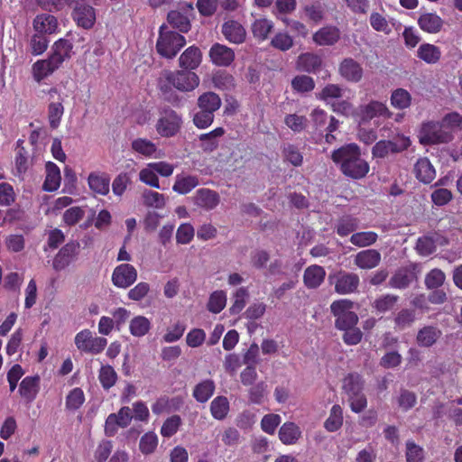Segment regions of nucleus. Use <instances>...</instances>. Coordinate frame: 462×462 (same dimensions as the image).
Listing matches in <instances>:
<instances>
[{"mask_svg":"<svg viewBox=\"0 0 462 462\" xmlns=\"http://www.w3.org/2000/svg\"><path fill=\"white\" fill-rule=\"evenodd\" d=\"M199 184L198 176L178 174L172 186L173 191L185 195L190 192Z\"/></svg>","mask_w":462,"mask_h":462,"instance_id":"c9c22d12","label":"nucleus"},{"mask_svg":"<svg viewBox=\"0 0 462 462\" xmlns=\"http://www.w3.org/2000/svg\"><path fill=\"white\" fill-rule=\"evenodd\" d=\"M226 304V293L222 291H213L208 299L207 308L208 311L217 314L221 312Z\"/></svg>","mask_w":462,"mask_h":462,"instance_id":"6e6d98bb","label":"nucleus"},{"mask_svg":"<svg viewBox=\"0 0 462 462\" xmlns=\"http://www.w3.org/2000/svg\"><path fill=\"white\" fill-rule=\"evenodd\" d=\"M201 60L202 53L199 48L193 45L187 48L181 53L179 58V64L183 69L191 71L200 65Z\"/></svg>","mask_w":462,"mask_h":462,"instance_id":"393cba45","label":"nucleus"},{"mask_svg":"<svg viewBox=\"0 0 462 462\" xmlns=\"http://www.w3.org/2000/svg\"><path fill=\"white\" fill-rule=\"evenodd\" d=\"M405 446V457L407 462H424L425 452L420 446L416 444L413 440H407Z\"/></svg>","mask_w":462,"mask_h":462,"instance_id":"e2e57ef3","label":"nucleus"},{"mask_svg":"<svg viewBox=\"0 0 462 462\" xmlns=\"http://www.w3.org/2000/svg\"><path fill=\"white\" fill-rule=\"evenodd\" d=\"M74 342L80 352L91 355L100 354L107 345L106 337H97L87 328L76 334Z\"/></svg>","mask_w":462,"mask_h":462,"instance_id":"6e6552de","label":"nucleus"},{"mask_svg":"<svg viewBox=\"0 0 462 462\" xmlns=\"http://www.w3.org/2000/svg\"><path fill=\"white\" fill-rule=\"evenodd\" d=\"M331 159L345 176L354 180L365 177L370 169L368 162L361 156L359 146L356 143H348L335 150Z\"/></svg>","mask_w":462,"mask_h":462,"instance_id":"f257e3e1","label":"nucleus"},{"mask_svg":"<svg viewBox=\"0 0 462 462\" xmlns=\"http://www.w3.org/2000/svg\"><path fill=\"white\" fill-rule=\"evenodd\" d=\"M358 226L359 220L357 217L351 215H345L337 219L335 231L339 236L345 237L350 234L356 233L355 231Z\"/></svg>","mask_w":462,"mask_h":462,"instance_id":"4c0bfd02","label":"nucleus"},{"mask_svg":"<svg viewBox=\"0 0 462 462\" xmlns=\"http://www.w3.org/2000/svg\"><path fill=\"white\" fill-rule=\"evenodd\" d=\"M359 276L355 273L340 271L335 276V291L338 294H350L357 291Z\"/></svg>","mask_w":462,"mask_h":462,"instance_id":"f3484780","label":"nucleus"},{"mask_svg":"<svg viewBox=\"0 0 462 462\" xmlns=\"http://www.w3.org/2000/svg\"><path fill=\"white\" fill-rule=\"evenodd\" d=\"M442 125L449 131L462 130V115L458 112H450L446 114L441 119Z\"/></svg>","mask_w":462,"mask_h":462,"instance_id":"774afa93","label":"nucleus"},{"mask_svg":"<svg viewBox=\"0 0 462 462\" xmlns=\"http://www.w3.org/2000/svg\"><path fill=\"white\" fill-rule=\"evenodd\" d=\"M365 381L357 373L348 374L343 380L342 389L347 396L350 409L355 413L362 412L367 406L364 390Z\"/></svg>","mask_w":462,"mask_h":462,"instance_id":"20e7f679","label":"nucleus"},{"mask_svg":"<svg viewBox=\"0 0 462 462\" xmlns=\"http://www.w3.org/2000/svg\"><path fill=\"white\" fill-rule=\"evenodd\" d=\"M183 120L181 116L171 108L163 109L156 122L155 129L162 137H173L181 129Z\"/></svg>","mask_w":462,"mask_h":462,"instance_id":"423d86ee","label":"nucleus"},{"mask_svg":"<svg viewBox=\"0 0 462 462\" xmlns=\"http://www.w3.org/2000/svg\"><path fill=\"white\" fill-rule=\"evenodd\" d=\"M416 319V311L414 309H402L399 310L394 319V328L403 330L411 327Z\"/></svg>","mask_w":462,"mask_h":462,"instance_id":"3c124183","label":"nucleus"},{"mask_svg":"<svg viewBox=\"0 0 462 462\" xmlns=\"http://www.w3.org/2000/svg\"><path fill=\"white\" fill-rule=\"evenodd\" d=\"M415 278V274L409 268H400L391 277L389 286L394 289L407 288Z\"/></svg>","mask_w":462,"mask_h":462,"instance_id":"79ce46f5","label":"nucleus"},{"mask_svg":"<svg viewBox=\"0 0 462 462\" xmlns=\"http://www.w3.org/2000/svg\"><path fill=\"white\" fill-rule=\"evenodd\" d=\"M143 203L148 208H163L166 205L165 196L152 189H144L142 194Z\"/></svg>","mask_w":462,"mask_h":462,"instance_id":"864d4df0","label":"nucleus"},{"mask_svg":"<svg viewBox=\"0 0 462 462\" xmlns=\"http://www.w3.org/2000/svg\"><path fill=\"white\" fill-rule=\"evenodd\" d=\"M267 393V384L264 382H259L252 385L248 391L249 402L253 404H262Z\"/></svg>","mask_w":462,"mask_h":462,"instance_id":"69168bd1","label":"nucleus"},{"mask_svg":"<svg viewBox=\"0 0 462 462\" xmlns=\"http://www.w3.org/2000/svg\"><path fill=\"white\" fill-rule=\"evenodd\" d=\"M214 118L215 113L206 109H198L193 115L192 122L197 128L206 129L213 124Z\"/></svg>","mask_w":462,"mask_h":462,"instance_id":"680f3d73","label":"nucleus"},{"mask_svg":"<svg viewBox=\"0 0 462 462\" xmlns=\"http://www.w3.org/2000/svg\"><path fill=\"white\" fill-rule=\"evenodd\" d=\"M193 202L199 208L210 211L219 205L220 196L216 190L201 188L195 192Z\"/></svg>","mask_w":462,"mask_h":462,"instance_id":"6ab92c4d","label":"nucleus"},{"mask_svg":"<svg viewBox=\"0 0 462 462\" xmlns=\"http://www.w3.org/2000/svg\"><path fill=\"white\" fill-rule=\"evenodd\" d=\"M378 240L377 233L374 231H361L353 233L350 236V243L357 247H368Z\"/></svg>","mask_w":462,"mask_h":462,"instance_id":"8fccbe9b","label":"nucleus"},{"mask_svg":"<svg viewBox=\"0 0 462 462\" xmlns=\"http://www.w3.org/2000/svg\"><path fill=\"white\" fill-rule=\"evenodd\" d=\"M209 58L218 67H228L235 60V51L226 45L216 42L209 50Z\"/></svg>","mask_w":462,"mask_h":462,"instance_id":"a211bd4d","label":"nucleus"},{"mask_svg":"<svg viewBox=\"0 0 462 462\" xmlns=\"http://www.w3.org/2000/svg\"><path fill=\"white\" fill-rule=\"evenodd\" d=\"M221 32L226 41L234 44L244 43L246 39V30L236 20L226 21L221 26Z\"/></svg>","mask_w":462,"mask_h":462,"instance_id":"aec40b11","label":"nucleus"},{"mask_svg":"<svg viewBox=\"0 0 462 462\" xmlns=\"http://www.w3.org/2000/svg\"><path fill=\"white\" fill-rule=\"evenodd\" d=\"M111 279L116 287L126 289L136 282L137 270L132 264L121 263L114 269Z\"/></svg>","mask_w":462,"mask_h":462,"instance_id":"ddd939ff","label":"nucleus"},{"mask_svg":"<svg viewBox=\"0 0 462 462\" xmlns=\"http://www.w3.org/2000/svg\"><path fill=\"white\" fill-rule=\"evenodd\" d=\"M40 389L39 375L24 377L19 387V393L27 402H32L37 396Z\"/></svg>","mask_w":462,"mask_h":462,"instance_id":"c85d7f7f","label":"nucleus"},{"mask_svg":"<svg viewBox=\"0 0 462 462\" xmlns=\"http://www.w3.org/2000/svg\"><path fill=\"white\" fill-rule=\"evenodd\" d=\"M81 40L79 34L69 32L65 38L60 39L55 42L52 47V53L51 57L55 62H58L60 66L68 59L71 57L73 43L76 41Z\"/></svg>","mask_w":462,"mask_h":462,"instance_id":"f8f14e48","label":"nucleus"},{"mask_svg":"<svg viewBox=\"0 0 462 462\" xmlns=\"http://www.w3.org/2000/svg\"><path fill=\"white\" fill-rule=\"evenodd\" d=\"M409 145V139H402L400 142L381 140L373 146L372 154L374 158L383 159L391 153H399L405 151Z\"/></svg>","mask_w":462,"mask_h":462,"instance_id":"dca6fc26","label":"nucleus"},{"mask_svg":"<svg viewBox=\"0 0 462 462\" xmlns=\"http://www.w3.org/2000/svg\"><path fill=\"white\" fill-rule=\"evenodd\" d=\"M152 324L149 319L139 315L134 317L129 323V330L131 335L136 337L145 336L151 329Z\"/></svg>","mask_w":462,"mask_h":462,"instance_id":"c03bdc74","label":"nucleus"},{"mask_svg":"<svg viewBox=\"0 0 462 462\" xmlns=\"http://www.w3.org/2000/svg\"><path fill=\"white\" fill-rule=\"evenodd\" d=\"M283 161L294 167H300L303 162V155L298 146L292 143L284 144L282 149Z\"/></svg>","mask_w":462,"mask_h":462,"instance_id":"09e8293b","label":"nucleus"},{"mask_svg":"<svg viewBox=\"0 0 462 462\" xmlns=\"http://www.w3.org/2000/svg\"><path fill=\"white\" fill-rule=\"evenodd\" d=\"M215 392V383L211 379H207L198 383L193 390V397L199 402H206Z\"/></svg>","mask_w":462,"mask_h":462,"instance_id":"a18cd8bd","label":"nucleus"},{"mask_svg":"<svg viewBox=\"0 0 462 462\" xmlns=\"http://www.w3.org/2000/svg\"><path fill=\"white\" fill-rule=\"evenodd\" d=\"M441 331L435 327L426 326L418 331L416 340L420 346L430 347L440 337Z\"/></svg>","mask_w":462,"mask_h":462,"instance_id":"58836bf2","label":"nucleus"},{"mask_svg":"<svg viewBox=\"0 0 462 462\" xmlns=\"http://www.w3.org/2000/svg\"><path fill=\"white\" fill-rule=\"evenodd\" d=\"M46 177L42 184V189L52 192L60 188L61 176L60 168L51 162H48L45 165Z\"/></svg>","mask_w":462,"mask_h":462,"instance_id":"72a5a7b5","label":"nucleus"},{"mask_svg":"<svg viewBox=\"0 0 462 462\" xmlns=\"http://www.w3.org/2000/svg\"><path fill=\"white\" fill-rule=\"evenodd\" d=\"M313 42L319 46H332L340 39V31L337 26L327 25L313 34Z\"/></svg>","mask_w":462,"mask_h":462,"instance_id":"4be33fe9","label":"nucleus"},{"mask_svg":"<svg viewBox=\"0 0 462 462\" xmlns=\"http://www.w3.org/2000/svg\"><path fill=\"white\" fill-rule=\"evenodd\" d=\"M273 29V21L264 17L255 19L251 25L252 33L254 37L259 42L265 41Z\"/></svg>","mask_w":462,"mask_h":462,"instance_id":"a19ab883","label":"nucleus"},{"mask_svg":"<svg viewBox=\"0 0 462 462\" xmlns=\"http://www.w3.org/2000/svg\"><path fill=\"white\" fill-rule=\"evenodd\" d=\"M213 86L219 90H232L236 87V79L226 70H219L212 76Z\"/></svg>","mask_w":462,"mask_h":462,"instance_id":"de8ad7c7","label":"nucleus"},{"mask_svg":"<svg viewBox=\"0 0 462 462\" xmlns=\"http://www.w3.org/2000/svg\"><path fill=\"white\" fill-rule=\"evenodd\" d=\"M132 149L145 157H152L157 151V146L146 138H136L131 143Z\"/></svg>","mask_w":462,"mask_h":462,"instance_id":"5fc2aeb1","label":"nucleus"},{"mask_svg":"<svg viewBox=\"0 0 462 462\" xmlns=\"http://www.w3.org/2000/svg\"><path fill=\"white\" fill-rule=\"evenodd\" d=\"M417 23L420 30L431 34L439 32L444 25V20L436 13L421 14Z\"/></svg>","mask_w":462,"mask_h":462,"instance_id":"b1692460","label":"nucleus"},{"mask_svg":"<svg viewBox=\"0 0 462 462\" xmlns=\"http://www.w3.org/2000/svg\"><path fill=\"white\" fill-rule=\"evenodd\" d=\"M453 135L440 122H427L420 130V143L424 144L448 143Z\"/></svg>","mask_w":462,"mask_h":462,"instance_id":"1a4fd4ad","label":"nucleus"},{"mask_svg":"<svg viewBox=\"0 0 462 462\" xmlns=\"http://www.w3.org/2000/svg\"><path fill=\"white\" fill-rule=\"evenodd\" d=\"M98 380L105 390H109L116 384L117 374L111 365H102L99 370Z\"/></svg>","mask_w":462,"mask_h":462,"instance_id":"bf43d9fd","label":"nucleus"},{"mask_svg":"<svg viewBox=\"0 0 462 462\" xmlns=\"http://www.w3.org/2000/svg\"><path fill=\"white\" fill-rule=\"evenodd\" d=\"M50 95H58L59 96V101L57 102H51L48 106V120L50 124V127L51 129H57L60 125L62 118V116L64 114V106L62 105V98L60 97L58 89L56 88H51L49 90Z\"/></svg>","mask_w":462,"mask_h":462,"instance_id":"bb28decb","label":"nucleus"},{"mask_svg":"<svg viewBox=\"0 0 462 462\" xmlns=\"http://www.w3.org/2000/svg\"><path fill=\"white\" fill-rule=\"evenodd\" d=\"M411 104V96L404 88H397L391 95V105L396 109L408 108Z\"/></svg>","mask_w":462,"mask_h":462,"instance_id":"4d7b16f0","label":"nucleus"},{"mask_svg":"<svg viewBox=\"0 0 462 462\" xmlns=\"http://www.w3.org/2000/svg\"><path fill=\"white\" fill-rule=\"evenodd\" d=\"M185 45L186 39L182 34L171 30L165 23L160 26L155 49L162 58H175Z\"/></svg>","mask_w":462,"mask_h":462,"instance_id":"7ed1b4c3","label":"nucleus"},{"mask_svg":"<svg viewBox=\"0 0 462 462\" xmlns=\"http://www.w3.org/2000/svg\"><path fill=\"white\" fill-rule=\"evenodd\" d=\"M414 174L418 180L429 184L436 177V171L427 157L420 158L414 165Z\"/></svg>","mask_w":462,"mask_h":462,"instance_id":"cd10ccee","label":"nucleus"},{"mask_svg":"<svg viewBox=\"0 0 462 462\" xmlns=\"http://www.w3.org/2000/svg\"><path fill=\"white\" fill-rule=\"evenodd\" d=\"M222 105L220 97L213 92L207 91L199 96L197 99L198 109H206L216 113Z\"/></svg>","mask_w":462,"mask_h":462,"instance_id":"e433bc0d","label":"nucleus"},{"mask_svg":"<svg viewBox=\"0 0 462 462\" xmlns=\"http://www.w3.org/2000/svg\"><path fill=\"white\" fill-rule=\"evenodd\" d=\"M343 425V411L339 404H334L328 418L324 422V428L328 432L338 430Z\"/></svg>","mask_w":462,"mask_h":462,"instance_id":"49530a36","label":"nucleus"},{"mask_svg":"<svg viewBox=\"0 0 462 462\" xmlns=\"http://www.w3.org/2000/svg\"><path fill=\"white\" fill-rule=\"evenodd\" d=\"M338 74L347 82L358 83L364 76L362 65L353 58H345L338 64Z\"/></svg>","mask_w":462,"mask_h":462,"instance_id":"2eb2a0df","label":"nucleus"},{"mask_svg":"<svg viewBox=\"0 0 462 462\" xmlns=\"http://www.w3.org/2000/svg\"><path fill=\"white\" fill-rule=\"evenodd\" d=\"M322 66V59L312 52H305L298 57L297 69L308 73H316Z\"/></svg>","mask_w":462,"mask_h":462,"instance_id":"7c9ffc66","label":"nucleus"},{"mask_svg":"<svg viewBox=\"0 0 462 462\" xmlns=\"http://www.w3.org/2000/svg\"><path fill=\"white\" fill-rule=\"evenodd\" d=\"M72 15L78 26H80L84 29H90L95 24V9L90 5H80L76 6Z\"/></svg>","mask_w":462,"mask_h":462,"instance_id":"a878e982","label":"nucleus"},{"mask_svg":"<svg viewBox=\"0 0 462 462\" xmlns=\"http://www.w3.org/2000/svg\"><path fill=\"white\" fill-rule=\"evenodd\" d=\"M391 115L392 114L385 104L375 100H373L366 105L360 106L357 112L360 125L368 123L375 117L383 116L389 118Z\"/></svg>","mask_w":462,"mask_h":462,"instance_id":"4468645a","label":"nucleus"},{"mask_svg":"<svg viewBox=\"0 0 462 462\" xmlns=\"http://www.w3.org/2000/svg\"><path fill=\"white\" fill-rule=\"evenodd\" d=\"M417 56L428 64H435L441 58V51L434 44L422 43L417 51Z\"/></svg>","mask_w":462,"mask_h":462,"instance_id":"37998d69","label":"nucleus"},{"mask_svg":"<svg viewBox=\"0 0 462 462\" xmlns=\"http://www.w3.org/2000/svg\"><path fill=\"white\" fill-rule=\"evenodd\" d=\"M194 17V7L191 3H183L167 14L168 24L178 30L180 34L188 32L191 28V19Z\"/></svg>","mask_w":462,"mask_h":462,"instance_id":"0eeeda50","label":"nucleus"},{"mask_svg":"<svg viewBox=\"0 0 462 462\" xmlns=\"http://www.w3.org/2000/svg\"><path fill=\"white\" fill-rule=\"evenodd\" d=\"M181 425V419L179 415H172L165 420L162 428L161 434L164 438H171L177 433Z\"/></svg>","mask_w":462,"mask_h":462,"instance_id":"338daca9","label":"nucleus"},{"mask_svg":"<svg viewBox=\"0 0 462 462\" xmlns=\"http://www.w3.org/2000/svg\"><path fill=\"white\" fill-rule=\"evenodd\" d=\"M60 66L58 62L50 56L47 60H37L32 65V75L33 79L37 82H41L42 79L52 74Z\"/></svg>","mask_w":462,"mask_h":462,"instance_id":"2f4dec72","label":"nucleus"},{"mask_svg":"<svg viewBox=\"0 0 462 462\" xmlns=\"http://www.w3.org/2000/svg\"><path fill=\"white\" fill-rule=\"evenodd\" d=\"M354 302L347 299L335 300L330 305L331 313L336 318L335 327L338 330L349 329L358 323V316L352 311Z\"/></svg>","mask_w":462,"mask_h":462,"instance_id":"39448f33","label":"nucleus"},{"mask_svg":"<svg viewBox=\"0 0 462 462\" xmlns=\"http://www.w3.org/2000/svg\"><path fill=\"white\" fill-rule=\"evenodd\" d=\"M381 254L375 249H366L358 252L354 258V263L360 269L370 270L379 265Z\"/></svg>","mask_w":462,"mask_h":462,"instance_id":"5701e85b","label":"nucleus"},{"mask_svg":"<svg viewBox=\"0 0 462 462\" xmlns=\"http://www.w3.org/2000/svg\"><path fill=\"white\" fill-rule=\"evenodd\" d=\"M85 402V394L81 388H73L66 396V409L69 411L79 410Z\"/></svg>","mask_w":462,"mask_h":462,"instance_id":"052dcab7","label":"nucleus"},{"mask_svg":"<svg viewBox=\"0 0 462 462\" xmlns=\"http://www.w3.org/2000/svg\"><path fill=\"white\" fill-rule=\"evenodd\" d=\"M229 402L225 396L216 397L210 403V412L214 419L223 420L228 414Z\"/></svg>","mask_w":462,"mask_h":462,"instance_id":"603ef678","label":"nucleus"},{"mask_svg":"<svg viewBox=\"0 0 462 462\" xmlns=\"http://www.w3.org/2000/svg\"><path fill=\"white\" fill-rule=\"evenodd\" d=\"M325 276L326 271L322 266L312 264L304 271L303 282L307 288L316 289L324 282Z\"/></svg>","mask_w":462,"mask_h":462,"instance_id":"473e14b6","label":"nucleus"},{"mask_svg":"<svg viewBox=\"0 0 462 462\" xmlns=\"http://www.w3.org/2000/svg\"><path fill=\"white\" fill-rule=\"evenodd\" d=\"M57 27L56 17L49 14H38L33 20V28L39 34L53 33Z\"/></svg>","mask_w":462,"mask_h":462,"instance_id":"f704fd0d","label":"nucleus"},{"mask_svg":"<svg viewBox=\"0 0 462 462\" xmlns=\"http://www.w3.org/2000/svg\"><path fill=\"white\" fill-rule=\"evenodd\" d=\"M88 184L94 193L106 196L109 193L110 176L104 171H92L88 177Z\"/></svg>","mask_w":462,"mask_h":462,"instance_id":"412c9836","label":"nucleus"},{"mask_svg":"<svg viewBox=\"0 0 462 462\" xmlns=\"http://www.w3.org/2000/svg\"><path fill=\"white\" fill-rule=\"evenodd\" d=\"M398 300L397 295L385 294L375 299L372 306L378 313H385L395 307Z\"/></svg>","mask_w":462,"mask_h":462,"instance_id":"13d9d810","label":"nucleus"},{"mask_svg":"<svg viewBox=\"0 0 462 462\" xmlns=\"http://www.w3.org/2000/svg\"><path fill=\"white\" fill-rule=\"evenodd\" d=\"M301 436V431L294 422H285L279 430L280 440L285 445L295 444Z\"/></svg>","mask_w":462,"mask_h":462,"instance_id":"ea45409f","label":"nucleus"},{"mask_svg":"<svg viewBox=\"0 0 462 462\" xmlns=\"http://www.w3.org/2000/svg\"><path fill=\"white\" fill-rule=\"evenodd\" d=\"M133 420L132 410L124 406L116 413H110L105 422V434L107 437H114L119 428H126Z\"/></svg>","mask_w":462,"mask_h":462,"instance_id":"9d476101","label":"nucleus"},{"mask_svg":"<svg viewBox=\"0 0 462 462\" xmlns=\"http://www.w3.org/2000/svg\"><path fill=\"white\" fill-rule=\"evenodd\" d=\"M226 131L223 127H217L212 131L199 135L200 142L199 147L205 152H212L217 149L219 145L218 138L225 134Z\"/></svg>","mask_w":462,"mask_h":462,"instance_id":"c756f323","label":"nucleus"},{"mask_svg":"<svg viewBox=\"0 0 462 462\" xmlns=\"http://www.w3.org/2000/svg\"><path fill=\"white\" fill-rule=\"evenodd\" d=\"M79 247L80 245L78 241H70L64 245L53 258V269L57 272L66 269L76 260L79 252Z\"/></svg>","mask_w":462,"mask_h":462,"instance_id":"9b49d317","label":"nucleus"},{"mask_svg":"<svg viewBox=\"0 0 462 462\" xmlns=\"http://www.w3.org/2000/svg\"><path fill=\"white\" fill-rule=\"evenodd\" d=\"M291 87L299 93L310 92L315 88L314 79L307 75H299L292 79Z\"/></svg>","mask_w":462,"mask_h":462,"instance_id":"0e129e2a","label":"nucleus"},{"mask_svg":"<svg viewBox=\"0 0 462 462\" xmlns=\"http://www.w3.org/2000/svg\"><path fill=\"white\" fill-rule=\"evenodd\" d=\"M199 76L185 69L162 71L157 80V87L163 96L172 92L175 88L180 92H189L199 85Z\"/></svg>","mask_w":462,"mask_h":462,"instance_id":"f03ea898","label":"nucleus"}]
</instances>
